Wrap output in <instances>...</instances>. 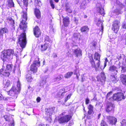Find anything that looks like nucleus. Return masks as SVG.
I'll return each instance as SVG.
<instances>
[{"mask_svg": "<svg viewBox=\"0 0 126 126\" xmlns=\"http://www.w3.org/2000/svg\"><path fill=\"white\" fill-rule=\"evenodd\" d=\"M17 54L14 53V51L12 49H8L4 50L2 52L1 58L3 61V67L0 70V74L7 77L10 75V72L12 71L14 73L15 70V68L12 69V64H6L4 63L7 60L12 59L13 55L16 56Z\"/></svg>", "mask_w": 126, "mask_h": 126, "instance_id": "obj_1", "label": "nucleus"}, {"mask_svg": "<svg viewBox=\"0 0 126 126\" xmlns=\"http://www.w3.org/2000/svg\"><path fill=\"white\" fill-rule=\"evenodd\" d=\"M28 0H23V3L24 6L22 8L23 9V15L22 20L19 25V27L23 29L24 32L26 31V29L27 27V23L26 22L27 19V7L28 5Z\"/></svg>", "mask_w": 126, "mask_h": 126, "instance_id": "obj_2", "label": "nucleus"}, {"mask_svg": "<svg viewBox=\"0 0 126 126\" xmlns=\"http://www.w3.org/2000/svg\"><path fill=\"white\" fill-rule=\"evenodd\" d=\"M100 56L97 52L95 53L94 56V61L93 58L92 57L89 58L90 62L91 64V66L93 68H95V70L97 71L99 67L100 64Z\"/></svg>", "mask_w": 126, "mask_h": 126, "instance_id": "obj_3", "label": "nucleus"}, {"mask_svg": "<svg viewBox=\"0 0 126 126\" xmlns=\"http://www.w3.org/2000/svg\"><path fill=\"white\" fill-rule=\"evenodd\" d=\"M17 89L15 87L13 86L9 91L8 94L12 96V98L14 99H16L17 97V94H19L21 89L20 83L19 81L17 83Z\"/></svg>", "mask_w": 126, "mask_h": 126, "instance_id": "obj_4", "label": "nucleus"}, {"mask_svg": "<svg viewBox=\"0 0 126 126\" xmlns=\"http://www.w3.org/2000/svg\"><path fill=\"white\" fill-rule=\"evenodd\" d=\"M18 43L21 48H24L27 43L26 36L25 32H24L20 35L18 37Z\"/></svg>", "mask_w": 126, "mask_h": 126, "instance_id": "obj_5", "label": "nucleus"}, {"mask_svg": "<svg viewBox=\"0 0 126 126\" xmlns=\"http://www.w3.org/2000/svg\"><path fill=\"white\" fill-rule=\"evenodd\" d=\"M40 65V62L39 61V58H37L35 59L33 63L31 65L30 71L32 73H35L37 71V68L36 66L39 67Z\"/></svg>", "mask_w": 126, "mask_h": 126, "instance_id": "obj_6", "label": "nucleus"}, {"mask_svg": "<svg viewBox=\"0 0 126 126\" xmlns=\"http://www.w3.org/2000/svg\"><path fill=\"white\" fill-rule=\"evenodd\" d=\"M113 98L114 100L119 101L122 99H124L125 97L122 93H119L114 94Z\"/></svg>", "mask_w": 126, "mask_h": 126, "instance_id": "obj_7", "label": "nucleus"}, {"mask_svg": "<svg viewBox=\"0 0 126 126\" xmlns=\"http://www.w3.org/2000/svg\"><path fill=\"white\" fill-rule=\"evenodd\" d=\"M71 116L69 115H66L61 117L58 119V121L60 123H67L71 119Z\"/></svg>", "mask_w": 126, "mask_h": 126, "instance_id": "obj_8", "label": "nucleus"}, {"mask_svg": "<svg viewBox=\"0 0 126 126\" xmlns=\"http://www.w3.org/2000/svg\"><path fill=\"white\" fill-rule=\"evenodd\" d=\"M120 23L119 20H116L114 21L112 25V30L116 33L119 29Z\"/></svg>", "mask_w": 126, "mask_h": 126, "instance_id": "obj_9", "label": "nucleus"}, {"mask_svg": "<svg viewBox=\"0 0 126 126\" xmlns=\"http://www.w3.org/2000/svg\"><path fill=\"white\" fill-rule=\"evenodd\" d=\"M114 105L110 102H108L107 104L106 111L109 112L110 111L113 112L114 111Z\"/></svg>", "mask_w": 126, "mask_h": 126, "instance_id": "obj_10", "label": "nucleus"}, {"mask_svg": "<svg viewBox=\"0 0 126 126\" xmlns=\"http://www.w3.org/2000/svg\"><path fill=\"white\" fill-rule=\"evenodd\" d=\"M109 123L111 125H115L117 122V120L115 117L109 116L107 117Z\"/></svg>", "mask_w": 126, "mask_h": 126, "instance_id": "obj_11", "label": "nucleus"}, {"mask_svg": "<svg viewBox=\"0 0 126 126\" xmlns=\"http://www.w3.org/2000/svg\"><path fill=\"white\" fill-rule=\"evenodd\" d=\"M96 7L97 10L101 15L104 16L105 13L104 12V9L102 8L101 5V4L98 3L96 5Z\"/></svg>", "mask_w": 126, "mask_h": 126, "instance_id": "obj_12", "label": "nucleus"}, {"mask_svg": "<svg viewBox=\"0 0 126 126\" xmlns=\"http://www.w3.org/2000/svg\"><path fill=\"white\" fill-rule=\"evenodd\" d=\"M76 47H77L76 46H74L72 47L73 52L76 55V56L78 57L79 56H81V51L80 50L79 48H77L76 49H75Z\"/></svg>", "mask_w": 126, "mask_h": 126, "instance_id": "obj_13", "label": "nucleus"}, {"mask_svg": "<svg viewBox=\"0 0 126 126\" xmlns=\"http://www.w3.org/2000/svg\"><path fill=\"white\" fill-rule=\"evenodd\" d=\"M34 34L36 37H38L41 35V32L38 27L36 26L33 29Z\"/></svg>", "mask_w": 126, "mask_h": 126, "instance_id": "obj_14", "label": "nucleus"}, {"mask_svg": "<svg viewBox=\"0 0 126 126\" xmlns=\"http://www.w3.org/2000/svg\"><path fill=\"white\" fill-rule=\"evenodd\" d=\"M117 74V72H114L113 73H111L110 75L111 80L114 83H115L119 79L116 75Z\"/></svg>", "mask_w": 126, "mask_h": 126, "instance_id": "obj_15", "label": "nucleus"}, {"mask_svg": "<svg viewBox=\"0 0 126 126\" xmlns=\"http://www.w3.org/2000/svg\"><path fill=\"white\" fill-rule=\"evenodd\" d=\"M100 75V77L99 76L97 77V80L98 81L101 82L102 84H103V83L104 82L105 80L106 77H105L104 73L103 72H102L101 73Z\"/></svg>", "mask_w": 126, "mask_h": 126, "instance_id": "obj_16", "label": "nucleus"}, {"mask_svg": "<svg viewBox=\"0 0 126 126\" xmlns=\"http://www.w3.org/2000/svg\"><path fill=\"white\" fill-rule=\"evenodd\" d=\"M54 109V107H53L50 108L46 109V114L47 115H49V117L50 118L52 113L53 112Z\"/></svg>", "mask_w": 126, "mask_h": 126, "instance_id": "obj_17", "label": "nucleus"}, {"mask_svg": "<svg viewBox=\"0 0 126 126\" xmlns=\"http://www.w3.org/2000/svg\"><path fill=\"white\" fill-rule=\"evenodd\" d=\"M7 21L8 23L9 24L11 25L12 27V31H14L15 29L14 27L15 21L11 17H9L7 19Z\"/></svg>", "mask_w": 126, "mask_h": 126, "instance_id": "obj_18", "label": "nucleus"}, {"mask_svg": "<svg viewBox=\"0 0 126 126\" xmlns=\"http://www.w3.org/2000/svg\"><path fill=\"white\" fill-rule=\"evenodd\" d=\"M8 30L6 27L1 28L0 29V37H2L4 34L8 33Z\"/></svg>", "mask_w": 126, "mask_h": 126, "instance_id": "obj_19", "label": "nucleus"}, {"mask_svg": "<svg viewBox=\"0 0 126 126\" xmlns=\"http://www.w3.org/2000/svg\"><path fill=\"white\" fill-rule=\"evenodd\" d=\"M34 14L37 19L40 18L41 16V13L40 10L37 8L34 9Z\"/></svg>", "mask_w": 126, "mask_h": 126, "instance_id": "obj_20", "label": "nucleus"}, {"mask_svg": "<svg viewBox=\"0 0 126 126\" xmlns=\"http://www.w3.org/2000/svg\"><path fill=\"white\" fill-rule=\"evenodd\" d=\"M120 78L123 84L126 85V75L122 74L120 75Z\"/></svg>", "mask_w": 126, "mask_h": 126, "instance_id": "obj_21", "label": "nucleus"}, {"mask_svg": "<svg viewBox=\"0 0 126 126\" xmlns=\"http://www.w3.org/2000/svg\"><path fill=\"white\" fill-rule=\"evenodd\" d=\"M80 31L81 32L84 33H86L88 31L89 29L87 26H82L80 28Z\"/></svg>", "mask_w": 126, "mask_h": 126, "instance_id": "obj_22", "label": "nucleus"}, {"mask_svg": "<svg viewBox=\"0 0 126 126\" xmlns=\"http://www.w3.org/2000/svg\"><path fill=\"white\" fill-rule=\"evenodd\" d=\"M49 78V76L47 75H46L44 76L43 77L42 79L40 82V85H43L46 83L47 79Z\"/></svg>", "mask_w": 126, "mask_h": 126, "instance_id": "obj_23", "label": "nucleus"}, {"mask_svg": "<svg viewBox=\"0 0 126 126\" xmlns=\"http://www.w3.org/2000/svg\"><path fill=\"white\" fill-rule=\"evenodd\" d=\"M28 74H27L26 76V78L28 82H30L32 79V78L31 77V74L32 73L30 71H28Z\"/></svg>", "mask_w": 126, "mask_h": 126, "instance_id": "obj_24", "label": "nucleus"}, {"mask_svg": "<svg viewBox=\"0 0 126 126\" xmlns=\"http://www.w3.org/2000/svg\"><path fill=\"white\" fill-rule=\"evenodd\" d=\"M63 78V76L62 74H59L53 79V81L54 82L59 81L62 79Z\"/></svg>", "mask_w": 126, "mask_h": 126, "instance_id": "obj_25", "label": "nucleus"}, {"mask_svg": "<svg viewBox=\"0 0 126 126\" xmlns=\"http://www.w3.org/2000/svg\"><path fill=\"white\" fill-rule=\"evenodd\" d=\"M102 23L101 20L100 19H98L97 20V22L96 23V25L98 26H100L101 27V29L100 32H101V33H102L103 30V27L102 25Z\"/></svg>", "mask_w": 126, "mask_h": 126, "instance_id": "obj_26", "label": "nucleus"}, {"mask_svg": "<svg viewBox=\"0 0 126 126\" xmlns=\"http://www.w3.org/2000/svg\"><path fill=\"white\" fill-rule=\"evenodd\" d=\"M64 25L65 27L67 26L69 22V18L68 17H66L63 20Z\"/></svg>", "mask_w": 126, "mask_h": 126, "instance_id": "obj_27", "label": "nucleus"}, {"mask_svg": "<svg viewBox=\"0 0 126 126\" xmlns=\"http://www.w3.org/2000/svg\"><path fill=\"white\" fill-rule=\"evenodd\" d=\"M49 46V44L48 43H46L44 45H41V51H44L46 50Z\"/></svg>", "mask_w": 126, "mask_h": 126, "instance_id": "obj_28", "label": "nucleus"}, {"mask_svg": "<svg viewBox=\"0 0 126 126\" xmlns=\"http://www.w3.org/2000/svg\"><path fill=\"white\" fill-rule=\"evenodd\" d=\"M117 67L113 65L110 67L109 70L112 72L111 73H113L114 72L116 71L117 73L118 72V71L117 70Z\"/></svg>", "mask_w": 126, "mask_h": 126, "instance_id": "obj_29", "label": "nucleus"}, {"mask_svg": "<svg viewBox=\"0 0 126 126\" xmlns=\"http://www.w3.org/2000/svg\"><path fill=\"white\" fill-rule=\"evenodd\" d=\"M7 6L10 8H12L14 7V3L13 0H7Z\"/></svg>", "mask_w": 126, "mask_h": 126, "instance_id": "obj_30", "label": "nucleus"}, {"mask_svg": "<svg viewBox=\"0 0 126 126\" xmlns=\"http://www.w3.org/2000/svg\"><path fill=\"white\" fill-rule=\"evenodd\" d=\"M89 111H88V113L89 114H91L94 113L93 112V106L91 104L89 105L88 108Z\"/></svg>", "mask_w": 126, "mask_h": 126, "instance_id": "obj_31", "label": "nucleus"}, {"mask_svg": "<svg viewBox=\"0 0 126 126\" xmlns=\"http://www.w3.org/2000/svg\"><path fill=\"white\" fill-rule=\"evenodd\" d=\"M73 72H69L65 74L64 77L65 78H68L70 77L73 74Z\"/></svg>", "mask_w": 126, "mask_h": 126, "instance_id": "obj_32", "label": "nucleus"}, {"mask_svg": "<svg viewBox=\"0 0 126 126\" xmlns=\"http://www.w3.org/2000/svg\"><path fill=\"white\" fill-rule=\"evenodd\" d=\"M3 83L5 85V87H7L10 85V81L8 79H6L4 81Z\"/></svg>", "mask_w": 126, "mask_h": 126, "instance_id": "obj_33", "label": "nucleus"}, {"mask_svg": "<svg viewBox=\"0 0 126 126\" xmlns=\"http://www.w3.org/2000/svg\"><path fill=\"white\" fill-rule=\"evenodd\" d=\"M86 2L85 1V0H84L81 3L80 8L81 9H84L86 7Z\"/></svg>", "mask_w": 126, "mask_h": 126, "instance_id": "obj_34", "label": "nucleus"}, {"mask_svg": "<svg viewBox=\"0 0 126 126\" xmlns=\"http://www.w3.org/2000/svg\"><path fill=\"white\" fill-rule=\"evenodd\" d=\"M45 41L46 42V43H47V42H48L50 43L52 42V41L51 40L48 36H46L45 37Z\"/></svg>", "mask_w": 126, "mask_h": 126, "instance_id": "obj_35", "label": "nucleus"}, {"mask_svg": "<svg viewBox=\"0 0 126 126\" xmlns=\"http://www.w3.org/2000/svg\"><path fill=\"white\" fill-rule=\"evenodd\" d=\"M73 36L74 38L76 39L79 38L80 37L79 34V33H75L73 34Z\"/></svg>", "mask_w": 126, "mask_h": 126, "instance_id": "obj_36", "label": "nucleus"}, {"mask_svg": "<svg viewBox=\"0 0 126 126\" xmlns=\"http://www.w3.org/2000/svg\"><path fill=\"white\" fill-rule=\"evenodd\" d=\"M121 72L124 74H125L126 73V67L125 66H122Z\"/></svg>", "mask_w": 126, "mask_h": 126, "instance_id": "obj_37", "label": "nucleus"}, {"mask_svg": "<svg viewBox=\"0 0 126 126\" xmlns=\"http://www.w3.org/2000/svg\"><path fill=\"white\" fill-rule=\"evenodd\" d=\"M120 123L121 125L120 126H126V120L123 119L121 121Z\"/></svg>", "mask_w": 126, "mask_h": 126, "instance_id": "obj_38", "label": "nucleus"}, {"mask_svg": "<svg viewBox=\"0 0 126 126\" xmlns=\"http://www.w3.org/2000/svg\"><path fill=\"white\" fill-rule=\"evenodd\" d=\"M34 2L35 3H36L37 5L40 6L42 5V3L41 1L39 0H34Z\"/></svg>", "mask_w": 126, "mask_h": 126, "instance_id": "obj_39", "label": "nucleus"}, {"mask_svg": "<svg viewBox=\"0 0 126 126\" xmlns=\"http://www.w3.org/2000/svg\"><path fill=\"white\" fill-rule=\"evenodd\" d=\"M66 10L68 12L70 13H71L72 11L70 9V7L67 6V5H66Z\"/></svg>", "mask_w": 126, "mask_h": 126, "instance_id": "obj_40", "label": "nucleus"}, {"mask_svg": "<svg viewBox=\"0 0 126 126\" xmlns=\"http://www.w3.org/2000/svg\"><path fill=\"white\" fill-rule=\"evenodd\" d=\"M101 126H108L107 124L104 120H102L101 123Z\"/></svg>", "mask_w": 126, "mask_h": 126, "instance_id": "obj_41", "label": "nucleus"}, {"mask_svg": "<svg viewBox=\"0 0 126 126\" xmlns=\"http://www.w3.org/2000/svg\"><path fill=\"white\" fill-rule=\"evenodd\" d=\"M49 3L50 4V5L52 7L53 9H54L55 8V6L53 3V2L52 0H49Z\"/></svg>", "mask_w": 126, "mask_h": 126, "instance_id": "obj_42", "label": "nucleus"}, {"mask_svg": "<svg viewBox=\"0 0 126 126\" xmlns=\"http://www.w3.org/2000/svg\"><path fill=\"white\" fill-rule=\"evenodd\" d=\"M4 119L6 121H9V116L7 115H5L4 116Z\"/></svg>", "mask_w": 126, "mask_h": 126, "instance_id": "obj_43", "label": "nucleus"}, {"mask_svg": "<svg viewBox=\"0 0 126 126\" xmlns=\"http://www.w3.org/2000/svg\"><path fill=\"white\" fill-rule=\"evenodd\" d=\"M114 12L115 14L118 15L120 14V13L121 11L120 10L118 9H116L114 10Z\"/></svg>", "mask_w": 126, "mask_h": 126, "instance_id": "obj_44", "label": "nucleus"}, {"mask_svg": "<svg viewBox=\"0 0 126 126\" xmlns=\"http://www.w3.org/2000/svg\"><path fill=\"white\" fill-rule=\"evenodd\" d=\"M112 94V92H110L108 93L107 95L106 98L107 99H109L110 98V97L111 95Z\"/></svg>", "mask_w": 126, "mask_h": 126, "instance_id": "obj_45", "label": "nucleus"}, {"mask_svg": "<svg viewBox=\"0 0 126 126\" xmlns=\"http://www.w3.org/2000/svg\"><path fill=\"white\" fill-rule=\"evenodd\" d=\"M72 95V94H69L65 98V101L66 102L68 99L70 98L71 96Z\"/></svg>", "mask_w": 126, "mask_h": 126, "instance_id": "obj_46", "label": "nucleus"}, {"mask_svg": "<svg viewBox=\"0 0 126 126\" xmlns=\"http://www.w3.org/2000/svg\"><path fill=\"white\" fill-rule=\"evenodd\" d=\"M6 98H5L3 96H2L1 94H0V100H6Z\"/></svg>", "mask_w": 126, "mask_h": 126, "instance_id": "obj_47", "label": "nucleus"}, {"mask_svg": "<svg viewBox=\"0 0 126 126\" xmlns=\"http://www.w3.org/2000/svg\"><path fill=\"white\" fill-rule=\"evenodd\" d=\"M79 72V70L77 69H76L74 71V74L75 75L78 74V73Z\"/></svg>", "mask_w": 126, "mask_h": 126, "instance_id": "obj_48", "label": "nucleus"}, {"mask_svg": "<svg viewBox=\"0 0 126 126\" xmlns=\"http://www.w3.org/2000/svg\"><path fill=\"white\" fill-rule=\"evenodd\" d=\"M90 100H89V98H87L85 100V103L86 104H88Z\"/></svg>", "mask_w": 126, "mask_h": 126, "instance_id": "obj_49", "label": "nucleus"}, {"mask_svg": "<svg viewBox=\"0 0 126 126\" xmlns=\"http://www.w3.org/2000/svg\"><path fill=\"white\" fill-rule=\"evenodd\" d=\"M122 27L126 29V23L124 22L123 23Z\"/></svg>", "mask_w": 126, "mask_h": 126, "instance_id": "obj_50", "label": "nucleus"}, {"mask_svg": "<svg viewBox=\"0 0 126 126\" xmlns=\"http://www.w3.org/2000/svg\"><path fill=\"white\" fill-rule=\"evenodd\" d=\"M13 122L11 123L10 124V126H14V120L12 119Z\"/></svg>", "mask_w": 126, "mask_h": 126, "instance_id": "obj_51", "label": "nucleus"}, {"mask_svg": "<svg viewBox=\"0 0 126 126\" xmlns=\"http://www.w3.org/2000/svg\"><path fill=\"white\" fill-rule=\"evenodd\" d=\"M53 58H55L57 57V56L56 54L55 53H54L52 55Z\"/></svg>", "mask_w": 126, "mask_h": 126, "instance_id": "obj_52", "label": "nucleus"}, {"mask_svg": "<svg viewBox=\"0 0 126 126\" xmlns=\"http://www.w3.org/2000/svg\"><path fill=\"white\" fill-rule=\"evenodd\" d=\"M37 101V102H39L41 100V98L40 97H38L36 99Z\"/></svg>", "mask_w": 126, "mask_h": 126, "instance_id": "obj_53", "label": "nucleus"}, {"mask_svg": "<svg viewBox=\"0 0 126 126\" xmlns=\"http://www.w3.org/2000/svg\"><path fill=\"white\" fill-rule=\"evenodd\" d=\"M74 124V122L73 121H70V122L69 125H73Z\"/></svg>", "mask_w": 126, "mask_h": 126, "instance_id": "obj_54", "label": "nucleus"}, {"mask_svg": "<svg viewBox=\"0 0 126 126\" xmlns=\"http://www.w3.org/2000/svg\"><path fill=\"white\" fill-rule=\"evenodd\" d=\"M119 6L121 8H123L124 7V5L121 3L119 5Z\"/></svg>", "mask_w": 126, "mask_h": 126, "instance_id": "obj_55", "label": "nucleus"}, {"mask_svg": "<svg viewBox=\"0 0 126 126\" xmlns=\"http://www.w3.org/2000/svg\"><path fill=\"white\" fill-rule=\"evenodd\" d=\"M116 3L118 5H119L120 3H121L118 0H116Z\"/></svg>", "mask_w": 126, "mask_h": 126, "instance_id": "obj_56", "label": "nucleus"}, {"mask_svg": "<svg viewBox=\"0 0 126 126\" xmlns=\"http://www.w3.org/2000/svg\"><path fill=\"white\" fill-rule=\"evenodd\" d=\"M74 21L76 22V23L77 24L78 23V20L77 19L75 18Z\"/></svg>", "mask_w": 126, "mask_h": 126, "instance_id": "obj_57", "label": "nucleus"}, {"mask_svg": "<svg viewBox=\"0 0 126 126\" xmlns=\"http://www.w3.org/2000/svg\"><path fill=\"white\" fill-rule=\"evenodd\" d=\"M39 126H49L48 125H47L40 124L39 125Z\"/></svg>", "mask_w": 126, "mask_h": 126, "instance_id": "obj_58", "label": "nucleus"}, {"mask_svg": "<svg viewBox=\"0 0 126 126\" xmlns=\"http://www.w3.org/2000/svg\"><path fill=\"white\" fill-rule=\"evenodd\" d=\"M84 77L83 75H82L81 78V81L82 82H83L84 81V80L83 79V77Z\"/></svg>", "mask_w": 126, "mask_h": 126, "instance_id": "obj_59", "label": "nucleus"}, {"mask_svg": "<svg viewBox=\"0 0 126 126\" xmlns=\"http://www.w3.org/2000/svg\"><path fill=\"white\" fill-rule=\"evenodd\" d=\"M84 77L83 75H82L81 78V81L82 82H83L84 81V80L83 79V77Z\"/></svg>", "mask_w": 126, "mask_h": 126, "instance_id": "obj_60", "label": "nucleus"}, {"mask_svg": "<svg viewBox=\"0 0 126 126\" xmlns=\"http://www.w3.org/2000/svg\"><path fill=\"white\" fill-rule=\"evenodd\" d=\"M80 0H75V4H77L78 3Z\"/></svg>", "mask_w": 126, "mask_h": 126, "instance_id": "obj_61", "label": "nucleus"}, {"mask_svg": "<svg viewBox=\"0 0 126 126\" xmlns=\"http://www.w3.org/2000/svg\"><path fill=\"white\" fill-rule=\"evenodd\" d=\"M18 3L19 4V5L21 6V5H20L21 2L19 0H16Z\"/></svg>", "mask_w": 126, "mask_h": 126, "instance_id": "obj_62", "label": "nucleus"}, {"mask_svg": "<svg viewBox=\"0 0 126 126\" xmlns=\"http://www.w3.org/2000/svg\"><path fill=\"white\" fill-rule=\"evenodd\" d=\"M101 113H99L98 116V119H99L101 116Z\"/></svg>", "mask_w": 126, "mask_h": 126, "instance_id": "obj_63", "label": "nucleus"}, {"mask_svg": "<svg viewBox=\"0 0 126 126\" xmlns=\"http://www.w3.org/2000/svg\"><path fill=\"white\" fill-rule=\"evenodd\" d=\"M126 38H125V39L123 40V41L124 42V44L125 45H126Z\"/></svg>", "mask_w": 126, "mask_h": 126, "instance_id": "obj_64", "label": "nucleus"}]
</instances>
